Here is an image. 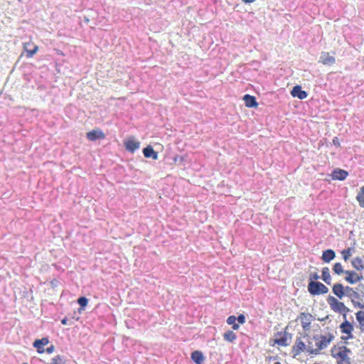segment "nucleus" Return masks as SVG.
Here are the masks:
<instances>
[{
  "label": "nucleus",
  "instance_id": "1",
  "mask_svg": "<svg viewBox=\"0 0 364 364\" xmlns=\"http://www.w3.org/2000/svg\"><path fill=\"white\" fill-rule=\"evenodd\" d=\"M326 300L331 309L334 312L341 314L343 317H346L347 313L350 311V309H348L343 302L338 301L333 296L329 295Z\"/></svg>",
  "mask_w": 364,
  "mask_h": 364
},
{
  "label": "nucleus",
  "instance_id": "2",
  "mask_svg": "<svg viewBox=\"0 0 364 364\" xmlns=\"http://www.w3.org/2000/svg\"><path fill=\"white\" fill-rule=\"evenodd\" d=\"M346 291L347 292L346 296L351 299V302L354 307L364 309V303H361L355 300V299H356L363 301L364 297V291H361V292H358L355 291L353 288L349 286H347Z\"/></svg>",
  "mask_w": 364,
  "mask_h": 364
},
{
  "label": "nucleus",
  "instance_id": "3",
  "mask_svg": "<svg viewBox=\"0 0 364 364\" xmlns=\"http://www.w3.org/2000/svg\"><path fill=\"white\" fill-rule=\"evenodd\" d=\"M307 289L311 296L325 294L328 292V288L321 282L308 284Z\"/></svg>",
  "mask_w": 364,
  "mask_h": 364
},
{
  "label": "nucleus",
  "instance_id": "4",
  "mask_svg": "<svg viewBox=\"0 0 364 364\" xmlns=\"http://www.w3.org/2000/svg\"><path fill=\"white\" fill-rule=\"evenodd\" d=\"M291 338V334L286 331H278L274 334V338L270 339L269 343H272V346L277 344L281 346H288L287 337Z\"/></svg>",
  "mask_w": 364,
  "mask_h": 364
},
{
  "label": "nucleus",
  "instance_id": "5",
  "mask_svg": "<svg viewBox=\"0 0 364 364\" xmlns=\"http://www.w3.org/2000/svg\"><path fill=\"white\" fill-rule=\"evenodd\" d=\"M332 357L336 359L337 364H351V359L346 354L343 353L333 346L331 349Z\"/></svg>",
  "mask_w": 364,
  "mask_h": 364
},
{
  "label": "nucleus",
  "instance_id": "6",
  "mask_svg": "<svg viewBox=\"0 0 364 364\" xmlns=\"http://www.w3.org/2000/svg\"><path fill=\"white\" fill-rule=\"evenodd\" d=\"M343 321L340 324V330L342 333L346 334L347 338H353L354 336L353 335V331L354 330V326L353 323L350 322L347 319V316L346 317H343Z\"/></svg>",
  "mask_w": 364,
  "mask_h": 364
},
{
  "label": "nucleus",
  "instance_id": "7",
  "mask_svg": "<svg viewBox=\"0 0 364 364\" xmlns=\"http://www.w3.org/2000/svg\"><path fill=\"white\" fill-rule=\"evenodd\" d=\"M320 341H317L316 343V346H317V348H313L309 346V348L307 349V351L312 355H317L319 353V351L326 348L328 345L329 344L327 341V337L324 335H320Z\"/></svg>",
  "mask_w": 364,
  "mask_h": 364
},
{
  "label": "nucleus",
  "instance_id": "8",
  "mask_svg": "<svg viewBox=\"0 0 364 364\" xmlns=\"http://www.w3.org/2000/svg\"><path fill=\"white\" fill-rule=\"evenodd\" d=\"M346 289H347V286L345 287L341 283H336L332 287V292L339 299H342L344 296H346Z\"/></svg>",
  "mask_w": 364,
  "mask_h": 364
},
{
  "label": "nucleus",
  "instance_id": "9",
  "mask_svg": "<svg viewBox=\"0 0 364 364\" xmlns=\"http://www.w3.org/2000/svg\"><path fill=\"white\" fill-rule=\"evenodd\" d=\"M290 92L293 97H297L299 100H304L308 96L307 92L303 90L302 87L299 85L294 86Z\"/></svg>",
  "mask_w": 364,
  "mask_h": 364
},
{
  "label": "nucleus",
  "instance_id": "10",
  "mask_svg": "<svg viewBox=\"0 0 364 364\" xmlns=\"http://www.w3.org/2000/svg\"><path fill=\"white\" fill-rule=\"evenodd\" d=\"M330 176L333 180L343 181L348 176V172L344 169L336 168L332 171Z\"/></svg>",
  "mask_w": 364,
  "mask_h": 364
},
{
  "label": "nucleus",
  "instance_id": "11",
  "mask_svg": "<svg viewBox=\"0 0 364 364\" xmlns=\"http://www.w3.org/2000/svg\"><path fill=\"white\" fill-rule=\"evenodd\" d=\"M49 339L48 337H43L41 339H36L33 343V346L36 348V350L38 353H43L45 352V348H43L45 346L48 344Z\"/></svg>",
  "mask_w": 364,
  "mask_h": 364
},
{
  "label": "nucleus",
  "instance_id": "12",
  "mask_svg": "<svg viewBox=\"0 0 364 364\" xmlns=\"http://www.w3.org/2000/svg\"><path fill=\"white\" fill-rule=\"evenodd\" d=\"M319 63H321L325 65L331 66L336 63V58L333 56L330 55L328 52H321L319 58Z\"/></svg>",
  "mask_w": 364,
  "mask_h": 364
},
{
  "label": "nucleus",
  "instance_id": "13",
  "mask_svg": "<svg viewBox=\"0 0 364 364\" xmlns=\"http://www.w3.org/2000/svg\"><path fill=\"white\" fill-rule=\"evenodd\" d=\"M124 146L128 151H129L131 153H134L135 151H136L137 149H139L140 142L138 141H136L133 138H131V139H127L124 142Z\"/></svg>",
  "mask_w": 364,
  "mask_h": 364
},
{
  "label": "nucleus",
  "instance_id": "14",
  "mask_svg": "<svg viewBox=\"0 0 364 364\" xmlns=\"http://www.w3.org/2000/svg\"><path fill=\"white\" fill-rule=\"evenodd\" d=\"M105 137V134L100 129H93L87 133V139L92 141H95L97 139H102Z\"/></svg>",
  "mask_w": 364,
  "mask_h": 364
},
{
  "label": "nucleus",
  "instance_id": "15",
  "mask_svg": "<svg viewBox=\"0 0 364 364\" xmlns=\"http://www.w3.org/2000/svg\"><path fill=\"white\" fill-rule=\"evenodd\" d=\"M293 352L294 353V355L296 356L299 354H300L301 352L304 351L305 350H307L308 348H306V344L301 340L300 338H297L296 339L295 344L293 346Z\"/></svg>",
  "mask_w": 364,
  "mask_h": 364
},
{
  "label": "nucleus",
  "instance_id": "16",
  "mask_svg": "<svg viewBox=\"0 0 364 364\" xmlns=\"http://www.w3.org/2000/svg\"><path fill=\"white\" fill-rule=\"evenodd\" d=\"M336 256V252L333 250L327 249L323 251L321 259L325 263H329L331 261L335 259Z\"/></svg>",
  "mask_w": 364,
  "mask_h": 364
},
{
  "label": "nucleus",
  "instance_id": "17",
  "mask_svg": "<svg viewBox=\"0 0 364 364\" xmlns=\"http://www.w3.org/2000/svg\"><path fill=\"white\" fill-rule=\"evenodd\" d=\"M352 267L357 271L364 270V256L354 257L350 261Z\"/></svg>",
  "mask_w": 364,
  "mask_h": 364
},
{
  "label": "nucleus",
  "instance_id": "18",
  "mask_svg": "<svg viewBox=\"0 0 364 364\" xmlns=\"http://www.w3.org/2000/svg\"><path fill=\"white\" fill-rule=\"evenodd\" d=\"M142 151L146 158H151L154 160L158 159V152L155 151L151 145L144 147Z\"/></svg>",
  "mask_w": 364,
  "mask_h": 364
},
{
  "label": "nucleus",
  "instance_id": "19",
  "mask_svg": "<svg viewBox=\"0 0 364 364\" xmlns=\"http://www.w3.org/2000/svg\"><path fill=\"white\" fill-rule=\"evenodd\" d=\"M191 358L196 364H202L205 360L203 353L199 350L193 351Z\"/></svg>",
  "mask_w": 364,
  "mask_h": 364
},
{
  "label": "nucleus",
  "instance_id": "20",
  "mask_svg": "<svg viewBox=\"0 0 364 364\" xmlns=\"http://www.w3.org/2000/svg\"><path fill=\"white\" fill-rule=\"evenodd\" d=\"M321 279L328 285L331 284V276L330 274L329 269L327 267H323L321 269Z\"/></svg>",
  "mask_w": 364,
  "mask_h": 364
},
{
  "label": "nucleus",
  "instance_id": "21",
  "mask_svg": "<svg viewBox=\"0 0 364 364\" xmlns=\"http://www.w3.org/2000/svg\"><path fill=\"white\" fill-rule=\"evenodd\" d=\"M345 274L346 275L344 278L345 281L350 284H355V277H356L357 272L353 270H346Z\"/></svg>",
  "mask_w": 364,
  "mask_h": 364
},
{
  "label": "nucleus",
  "instance_id": "22",
  "mask_svg": "<svg viewBox=\"0 0 364 364\" xmlns=\"http://www.w3.org/2000/svg\"><path fill=\"white\" fill-rule=\"evenodd\" d=\"M355 318L359 324L361 332H364V311H358L355 313Z\"/></svg>",
  "mask_w": 364,
  "mask_h": 364
},
{
  "label": "nucleus",
  "instance_id": "23",
  "mask_svg": "<svg viewBox=\"0 0 364 364\" xmlns=\"http://www.w3.org/2000/svg\"><path fill=\"white\" fill-rule=\"evenodd\" d=\"M356 200L361 208H364V186L360 188V190L356 196Z\"/></svg>",
  "mask_w": 364,
  "mask_h": 364
},
{
  "label": "nucleus",
  "instance_id": "24",
  "mask_svg": "<svg viewBox=\"0 0 364 364\" xmlns=\"http://www.w3.org/2000/svg\"><path fill=\"white\" fill-rule=\"evenodd\" d=\"M24 50L26 53V57L30 58H32L38 51V47L37 46H33L32 49H29L26 44L24 46Z\"/></svg>",
  "mask_w": 364,
  "mask_h": 364
},
{
  "label": "nucleus",
  "instance_id": "25",
  "mask_svg": "<svg viewBox=\"0 0 364 364\" xmlns=\"http://www.w3.org/2000/svg\"><path fill=\"white\" fill-rule=\"evenodd\" d=\"M333 272L336 274L341 275L342 274H345L346 270H344L343 266L341 262H336L333 265L332 268Z\"/></svg>",
  "mask_w": 364,
  "mask_h": 364
},
{
  "label": "nucleus",
  "instance_id": "26",
  "mask_svg": "<svg viewBox=\"0 0 364 364\" xmlns=\"http://www.w3.org/2000/svg\"><path fill=\"white\" fill-rule=\"evenodd\" d=\"M66 358L64 355H58L51 359L50 364H65Z\"/></svg>",
  "mask_w": 364,
  "mask_h": 364
},
{
  "label": "nucleus",
  "instance_id": "27",
  "mask_svg": "<svg viewBox=\"0 0 364 364\" xmlns=\"http://www.w3.org/2000/svg\"><path fill=\"white\" fill-rule=\"evenodd\" d=\"M77 304L80 306L79 311L84 310L88 304V299L85 296H80L77 300Z\"/></svg>",
  "mask_w": 364,
  "mask_h": 364
},
{
  "label": "nucleus",
  "instance_id": "28",
  "mask_svg": "<svg viewBox=\"0 0 364 364\" xmlns=\"http://www.w3.org/2000/svg\"><path fill=\"white\" fill-rule=\"evenodd\" d=\"M353 250V247H348L341 251L342 257L346 262L348 261L351 257Z\"/></svg>",
  "mask_w": 364,
  "mask_h": 364
},
{
  "label": "nucleus",
  "instance_id": "29",
  "mask_svg": "<svg viewBox=\"0 0 364 364\" xmlns=\"http://www.w3.org/2000/svg\"><path fill=\"white\" fill-rule=\"evenodd\" d=\"M298 318L301 321H311L314 319V317L309 313L301 312Z\"/></svg>",
  "mask_w": 364,
  "mask_h": 364
},
{
  "label": "nucleus",
  "instance_id": "30",
  "mask_svg": "<svg viewBox=\"0 0 364 364\" xmlns=\"http://www.w3.org/2000/svg\"><path fill=\"white\" fill-rule=\"evenodd\" d=\"M224 339L229 341L233 342L236 339L235 333L232 331H228L224 333Z\"/></svg>",
  "mask_w": 364,
  "mask_h": 364
},
{
  "label": "nucleus",
  "instance_id": "31",
  "mask_svg": "<svg viewBox=\"0 0 364 364\" xmlns=\"http://www.w3.org/2000/svg\"><path fill=\"white\" fill-rule=\"evenodd\" d=\"M318 279H321V276L317 272H311L309 277V284L317 282Z\"/></svg>",
  "mask_w": 364,
  "mask_h": 364
},
{
  "label": "nucleus",
  "instance_id": "32",
  "mask_svg": "<svg viewBox=\"0 0 364 364\" xmlns=\"http://www.w3.org/2000/svg\"><path fill=\"white\" fill-rule=\"evenodd\" d=\"M336 348L339 350L341 352H343V353L346 354L347 356L352 353L351 350L346 346H336Z\"/></svg>",
  "mask_w": 364,
  "mask_h": 364
},
{
  "label": "nucleus",
  "instance_id": "33",
  "mask_svg": "<svg viewBox=\"0 0 364 364\" xmlns=\"http://www.w3.org/2000/svg\"><path fill=\"white\" fill-rule=\"evenodd\" d=\"M73 319H74V317H72L70 318H68V317H64L63 319H61V323L63 325H69V326L73 325L74 324Z\"/></svg>",
  "mask_w": 364,
  "mask_h": 364
},
{
  "label": "nucleus",
  "instance_id": "34",
  "mask_svg": "<svg viewBox=\"0 0 364 364\" xmlns=\"http://www.w3.org/2000/svg\"><path fill=\"white\" fill-rule=\"evenodd\" d=\"M301 326H302L303 329L305 331H309L311 321H301Z\"/></svg>",
  "mask_w": 364,
  "mask_h": 364
},
{
  "label": "nucleus",
  "instance_id": "35",
  "mask_svg": "<svg viewBox=\"0 0 364 364\" xmlns=\"http://www.w3.org/2000/svg\"><path fill=\"white\" fill-rule=\"evenodd\" d=\"M246 107H250V94H246L243 97Z\"/></svg>",
  "mask_w": 364,
  "mask_h": 364
},
{
  "label": "nucleus",
  "instance_id": "36",
  "mask_svg": "<svg viewBox=\"0 0 364 364\" xmlns=\"http://www.w3.org/2000/svg\"><path fill=\"white\" fill-rule=\"evenodd\" d=\"M259 103L257 102L256 97L252 95L251 97V107L252 108H258Z\"/></svg>",
  "mask_w": 364,
  "mask_h": 364
},
{
  "label": "nucleus",
  "instance_id": "37",
  "mask_svg": "<svg viewBox=\"0 0 364 364\" xmlns=\"http://www.w3.org/2000/svg\"><path fill=\"white\" fill-rule=\"evenodd\" d=\"M236 321L241 324L244 323L245 322V316L243 314H240L236 317Z\"/></svg>",
  "mask_w": 364,
  "mask_h": 364
},
{
  "label": "nucleus",
  "instance_id": "38",
  "mask_svg": "<svg viewBox=\"0 0 364 364\" xmlns=\"http://www.w3.org/2000/svg\"><path fill=\"white\" fill-rule=\"evenodd\" d=\"M227 323L229 325H232L235 322H236V316L234 315L230 316L227 318Z\"/></svg>",
  "mask_w": 364,
  "mask_h": 364
},
{
  "label": "nucleus",
  "instance_id": "39",
  "mask_svg": "<svg viewBox=\"0 0 364 364\" xmlns=\"http://www.w3.org/2000/svg\"><path fill=\"white\" fill-rule=\"evenodd\" d=\"M364 279L363 275L362 274H356V277H355V284H356L358 282H360Z\"/></svg>",
  "mask_w": 364,
  "mask_h": 364
},
{
  "label": "nucleus",
  "instance_id": "40",
  "mask_svg": "<svg viewBox=\"0 0 364 364\" xmlns=\"http://www.w3.org/2000/svg\"><path fill=\"white\" fill-rule=\"evenodd\" d=\"M55 350V347L53 345L50 346L46 349H45V352H46L48 354L52 353Z\"/></svg>",
  "mask_w": 364,
  "mask_h": 364
},
{
  "label": "nucleus",
  "instance_id": "41",
  "mask_svg": "<svg viewBox=\"0 0 364 364\" xmlns=\"http://www.w3.org/2000/svg\"><path fill=\"white\" fill-rule=\"evenodd\" d=\"M326 337H327V341L329 344L335 338L333 334L331 333H328V335L326 336Z\"/></svg>",
  "mask_w": 364,
  "mask_h": 364
},
{
  "label": "nucleus",
  "instance_id": "42",
  "mask_svg": "<svg viewBox=\"0 0 364 364\" xmlns=\"http://www.w3.org/2000/svg\"><path fill=\"white\" fill-rule=\"evenodd\" d=\"M333 144L337 147H339L341 146L339 139L337 136H335L333 139Z\"/></svg>",
  "mask_w": 364,
  "mask_h": 364
},
{
  "label": "nucleus",
  "instance_id": "43",
  "mask_svg": "<svg viewBox=\"0 0 364 364\" xmlns=\"http://www.w3.org/2000/svg\"><path fill=\"white\" fill-rule=\"evenodd\" d=\"M258 65L259 63L257 61H252V68L253 67L254 69L256 70Z\"/></svg>",
  "mask_w": 364,
  "mask_h": 364
},
{
  "label": "nucleus",
  "instance_id": "44",
  "mask_svg": "<svg viewBox=\"0 0 364 364\" xmlns=\"http://www.w3.org/2000/svg\"><path fill=\"white\" fill-rule=\"evenodd\" d=\"M232 328L234 329V330H237L239 328V324L237 323L236 322H235L234 323L232 324Z\"/></svg>",
  "mask_w": 364,
  "mask_h": 364
},
{
  "label": "nucleus",
  "instance_id": "45",
  "mask_svg": "<svg viewBox=\"0 0 364 364\" xmlns=\"http://www.w3.org/2000/svg\"><path fill=\"white\" fill-rule=\"evenodd\" d=\"M364 289V284H360L358 287L356 288L357 290L358 291H362V289Z\"/></svg>",
  "mask_w": 364,
  "mask_h": 364
},
{
  "label": "nucleus",
  "instance_id": "46",
  "mask_svg": "<svg viewBox=\"0 0 364 364\" xmlns=\"http://www.w3.org/2000/svg\"><path fill=\"white\" fill-rule=\"evenodd\" d=\"M312 339L314 340V341H318V340L321 339L320 338V335H318V334L314 335Z\"/></svg>",
  "mask_w": 364,
  "mask_h": 364
},
{
  "label": "nucleus",
  "instance_id": "47",
  "mask_svg": "<svg viewBox=\"0 0 364 364\" xmlns=\"http://www.w3.org/2000/svg\"><path fill=\"white\" fill-rule=\"evenodd\" d=\"M329 318V316L327 315L326 316H325L324 318H318V321H326V320H328Z\"/></svg>",
  "mask_w": 364,
  "mask_h": 364
},
{
  "label": "nucleus",
  "instance_id": "48",
  "mask_svg": "<svg viewBox=\"0 0 364 364\" xmlns=\"http://www.w3.org/2000/svg\"><path fill=\"white\" fill-rule=\"evenodd\" d=\"M341 338L343 341H346L347 339H349L348 338H347V336H341ZM345 343H348L346 341H345Z\"/></svg>",
  "mask_w": 364,
  "mask_h": 364
},
{
  "label": "nucleus",
  "instance_id": "49",
  "mask_svg": "<svg viewBox=\"0 0 364 364\" xmlns=\"http://www.w3.org/2000/svg\"><path fill=\"white\" fill-rule=\"evenodd\" d=\"M309 346L312 348V342L310 341H308V348H309Z\"/></svg>",
  "mask_w": 364,
  "mask_h": 364
},
{
  "label": "nucleus",
  "instance_id": "50",
  "mask_svg": "<svg viewBox=\"0 0 364 364\" xmlns=\"http://www.w3.org/2000/svg\"><path fill=\"white\" fill-rule=\"evenodd\" d=\"M245 3H250V0H242Z\"/></svg>",
  "mask_w": 364,
  "mask_h": 364
},
{
  "label": "nucleus",
  "instance_id": "51",
  "mask_svg": "<svg viewBox=\"0 0 364 364\" xmlns=\"http://www.w3.org/2000/svg\"><path fill=\"white\" fill-rule=\"evenodd\" d=\"M273 360H276L277 358V357H273L272 358Z\"/></svg>",
  "mask_w": 364,
  "mask_h": 364
},
{
  "label": "nucleus",
  "instance_id": "52",
  "mask_svg": "<svg viewBox=\"0 0 364 364\" xmlns=\"http://www.w3.org/2000/svg\"><path fill=\"white\" fill-rule=\"evenodd\" d=\"M274 364H281L280 362H275Z\"/></svg>",
  "mask_w": 364,
  "mask_h": 364
},
{
  "label": "nucleus",
  "instance_id": "53",
  "mask_svg": "<svg viewBox=\"0 0 364 364\" xmlns=\"http://www.w3.org/2000/svg\"><path fill=\"white\" fill-rule=\"evenodd\" d=\"M23 364H28L27 363H23Z\"/></svg>",
  "mask_w": 364,
  "mask_h": 364
},
{
  "label": "nucleus",
  "instance_id": "54",
  "mask_svg": "<svg viewBox=\"0 0 364 364\" xmlns=\"http://www.w3.org/2000/svg\"><path fill=\"white\" fill-rule=\"evenodd\" d=\"M255 1V0H252V3L253 1Z\"/></svg>",
  "mask_w": 364,
  "mask_h": 364
}]
</instances>
